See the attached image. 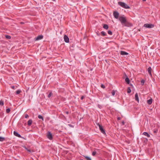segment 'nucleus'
Segmentation results:
<instances>
[{
  "mask_svg": "<svg viewBox=\"0 0 160 160\" xmlns=\"http://www.w3.org/2000/svg\"><path fill=\"white\" fill-rule=\"evenodd\" d=\"M64 112L67 114H68L69 113V112L68 111L65 112Z\"/></svg>",
  "mask_w": 160,
  "mask_h": 160,
  "instance_id": "58836bf2",
  "label": "nucleus"
},
{
  "mask_svg": "<svg viewBox=\"0 0 160 160\" xmlns=\"http://www.w3.org/2000/svg\"><path fill=\"white\" fill-rule=\"evenodd\" d=\"M113 16L114 18L116 19H118V18L119 14L118 12L117 11H114L113 12Z\"/></svg>",
  "mask_w": 160,
  "mask_h": 160,
  "instance_id": "0eeeda50",
  "label": "nucleus"
},
{
  "mask_svg": "<svg viewBox=\"0 0 160 160\" xmlns=\"http://www.w3.org/2000/svg\"><path fill=\"white\" fill-rule=\"evenodd\" d=\"M68 125L71 127H73V126L71 124H69Z\"/></svg>",
  "mask_w": 160,
  "mask_h": 160,
  "instance_id": "c9c22d12",
  "label": "nucleus"
},
{
  "mask_svg": "<svg viewBox=\"0 0 160 160\" xmlns=\"http://www.w3.org/2000/svg\"><path fill=\"white\" fill-rule=\"evenodd\" d=\"M142 134L144 135L147 136L148 138H149L150 137V135L149 134L146 132H143Z\"/></svg>",
  "mask_w": 160,
  "mask_h": 160,
  "instance_id": "2eb2a0df",
  "label": "nucleus"
},
{
  "mask_svg": "<svg viewBox=\"0 0 160 160\" xmlns=\"http://www.w3.org/2000/svg\"><path fill=\"white\" fill-rule=\"evenodd\" d=\"M117 119L118 120H120L121 119V118L120 117H118Z\"/></svg>",
  "mask_w": 160,
  "mask_h": 160,
  "instance_id": "ea45409f",
  "label": "nucleus"
},
{
  "mask_svg": "<svg viewBox=\"0 0 160 160\" xmlns=\"http://www.w3.org/2000/svg\"><path fill=\"white\" fill-rule=\"evenodd\" d=\"M96 153V151H94L92 152V155L93 156H95Z\"/></svg>",
  "mask_w": 160,
  "mask_h": 160,
  "instance_id": "7c9ffc66",
  "label": "nucleus"
},
{
  "mask_svg": "<svg viewBox=\"0 0 160 160\" xmlns=\"http://www.w3.org/2000/svg\"><path fill=\"white\" fill-rule=\"evenodd\" d=\"M5 140V138H2L0 137V141H3Z\"/></svg>",
  "mask_w": 160,
  "mask_h": 160,
  "instance_id": "a878e982",
  "label": "nucleus"
},
{
  "mask_svg": "<svg viewBox=\"0 0 160 160\" xmlns=\"http://www.w3.org/2000/svg\"><path fill=\"white\" fill-rule=\"evenodd\" d=\"M64 41L67 43H68L69 42V39L67 35H65L64 36Z\"/></svg>",
  "mask_w": 160,
  "mask_h": 160,
  "instance_id": "6e6552de",
  "label": "nucleus"
},
{
  "mask_svg": "<svg viewBox=\"0 0 160 160\" xmlns=\"http://www.w3.org/2000/svg\"><path fill=\"white\" fill-rule=\"evenodd\" d=\"M52 0L53 1H55V0Z\"/></svg>",
  "mask_w": 160,
  "mask_h": 160,
  "instance_id": "37998d69",
  "label": "nucleus"
},
{
  "mask_svg": "<svg viewBox=\"0 0 160 160\" xmlns=\"http://www.w3.org/2000/svg\"><path fill=\"white\" fill-rule=\"evenodd\" d=\"M101 33L103 36H106L107 35L106 33L104 31L101 32Z\"/></svg>",
  "mask_w": 160,
  "mask_h": 160,
  "instance_id": "a211bd4d",
  "label": "nucleus"
},
{
  "mask_svg": "<svg viewBox=\"0 0 160 160\" xmlns=\"http://www.w3.org/2000/svg\"><path fill=\"white\" fill-rule=\"evenodd\" d=\"M25 149L27 150V151L29 152H31V151L30 150V149H28V148H26V147H25Z\"/></svg>",
  "mask_w": 160,
  "mask_h": 160,
  "instance_id": "cd10ccee",
  "label": "nucleus"
},
{
  "mask_svg": "<svg viewBox=\"0 0 160 160\" xmlns=\"http://www.w3.org/2000/svg\"><path fill=\"white\" fill-rule=\"evenodd\" d=\"M81 160H83L82 159Z\"/></svg>",
  "mask_w": 160,
  "mask_h": 160,
  "instance_id": "c03bdc74",
  "label": "nucleus"
},
{
  "mask_svg": "<svg viewBox=\"0 0 160 160\" xmlns=\"http://www.w3.org/2000/svg\"><path fill=\"white\" fill-rule=\"evenodd\" d=\"M52 95V92H50V93H49V94L48 95V98H50V97H51V96Z\"/></svg>",
  "mask_w": 160,
  "mask_h": 160,
  "instance_id": "473e14b6",
  "label": "nucleus"
},
{
  "mask_svg": "<svg viewBox=\"0 0 160 160\" xmlns=\"http://www.w3.org/2000/svg\"><path fill=\"white\" fill-rule=\"evenodd\" d=\"M10 108H7V109H6V112L7 113H9L10 112Z\"/></svg>",
  "mask_w": 160,
  "mask_h": 160,
  "instance_id": "393cba45",
  "label": "nucleus"
},
{
  "mask_svg": "<svg viewBox=\"0 0 160 160\" xmlns=\"http://www.w3.org/2000/svg\"><path fill=\"white\" fill-rule=\"evenodd\" d=\"M47 137L49 139L51 140L52 139V133L50 132H48L47 135Z\"/></svg>",
  "mask_w": 160,
  "mask_h": 160,
  "instance_id": "20e7f679",
  "label": "nucleus"
},
{
  "mask_svg": "<svg viewBox=\"0 0 160 160\" xmlns=\"http://www.w3.org/2000/svg\"><path fill=\"white\" fill-rule=\"evenodd\" d=\"M119 20L120 21L122 24L124 26L128 27L132 26L131 23L127 20L126 17L124 16L119 17Z\"/></svg>",
  "mask_w": 160,
  "mask_h": 160,
  "instance_id": "f257e3e1",
  "label": "nucleus"
},
{
  "mask_svg": "<svg viewBox=\"0 0 160 160\" xmlns=\"http://www.w3.org/2000/svg\"><path fill=\"white\" fill-rule=\"evenodd\" d=\"M38 118L39 119H41L42 120H43V118L42 116L41 115H39L38 116Z\"/></svg>",
  "mask_w": 160,
  "mask_h": 160,
  "instance_id": "6ab92c4d",
  "label": "nucleus"
},
{
  "mask_svg": "<svg viewBox=\"0 0 160 160\" xmlns=\"http://www.w3.org/2000/svg\"><path fill=\"white\" fill-rule=\"evenodd\" d=\"M103 28L105 29H106V30H107L108 29V25L107 24H104L103 25Z\"/></svg>",
  "mask_w": 160,
  "mask_h": 160,
  "instance_id": "dca6fc26",
  "label": "nucleus"
},
{
  "mask_svg": "<svg viewBox=\"0 0 160 160\" xmlns=\"http://www.w3.org/2000/svg\"><path fill=\"white\" fill-rule=\"evenodd\" d=\"M5 37L6 38L8 39H10L11 38V37L9 35H6L5 36Z\"/></svg>",
  "mask_w": 160,
  "mask_h": 160,
  "instance_id": "b1692460",
  "label": "nucleus"
},
{
  "mask_svg": "<svg viewBox=\"0 0 160 160\" xmlns=\"http://www.w3.org/2000/svg\"><path fill=\"white\" fill-rule=\"evenodd\" d=\"M32 120L31 119H30L28 122H27L28 125L29 126H31V124H32Z\"/></svg>",
  "mask_w": 160,
  "mask_h": 160,
  "instance_id": "4468645a",
  "label": "nucleus"
},
{
  "mask_svg": "<svg viewBox=\"0 0 160 160\" xmlns=\"http://www.w3.org/2000/svg\"><path fill=\"white\" fill-rule=\"evenodd\" d=\"M131 92V90L129 87L128 88L127 90V92L128 93H130Z\"/></svg>",
  "mask_w": 160,
  "mask_h": 160,
  "instance_id": "412c9836",
  "label": "nucleus"
},
{
  "mask_svg": "<svg viewBox=\"0 0 160 160\" xmlns=\"http://www.w3.org/2000/svg\"><path fill=\"white\" fill-rule=\"evenodd\" d=\"M12 88H13V89H14V86H12Z\"/></svg>",
  "mask_w": 160,
  "mask_h": 160,
  "instance_id": "a19ab883",
  "label": "nucleus"
},
{
  "mask_svg": "<svg viewBox=\"0 0 160 160\" xmlns=\"http://www.w3.org/2000/svg\"><path fill=\"white\" fill-rule=\"evenodd\" d=\"M4 105V102L2 100H1L0 101V105L1 106H3Z\"/></svg>",
  "mask_w": 160,
  "mask_h": 160,
  "instance_id": "aec40b11",
  "label": "nucleus"
},
{
  "mask_svg": "<svg viewBox=\"0 0 160 160\" xmlns=\"http://www.w3.org/2000/svg\"><path fill=\"white\" fill-rule=\"evenodd\" d=\"M120 54L122 55H128V53L124 51H121Z\"/></svg>",
  "mask_w": 160,
  "mask_h": 160,
  "instance_id": "9d476101",
  "label": "nucleus"
},
{
  "mask_svg": "<svg viewBox=\"0 0 160 160\" xmlns=\"http://www.w3.org/2000/svg\"><path fill=\"white\" fill-rule=\"evenodd\" d=\"M84 157L87 160H91V158L88 156H84Z\"/></svg>",
  "mask_w": 160,
  "mask_h": 160,
  "instance_id": "5701e85b",
  "label": "nucleus"
},
{
  "mask_svg": "<svg viewBox=\"0 0 160 160\" xmlns=\"http://www.w3.org/2000/svg\"><path fill=\"white\" fill-rule=\"evenodd\" d=\"M135 98L136 101H137L138 102H139V100L138 97V93H137L135 94Z\"/></svg>",
  "mask_w": 160,
  "mask_h": 160,
  "instance_id": "9b49d317",
  "label": "nucleus"
},
{
  "mask_svg": "<svg viewBox=\"0 0 160 160\" xmlns=\"http://www.w3.org/2000/svg\"><path fill=\"white\" fill-rule=\"evenodd\" d=\"M29 117L28 115L27 114H26L25 115V117L26 118H27Z\"/></svg>",
  "mask_w": 160,
  "mask_h": 160,
  "instance_id": "f704fd0d",
  "label": "nucleus"
},
{
  "mask_svg": "<svg viewBox=\"0 0 160 160\" xmlns=\"http://www.w3.org/2000/svg\"><path fill=\"white\" fill-rule=\"evenodd\" d=\"M152 98H151L149 100H148L147 101V103L149 105H151L152 103Z\"/></svg>",
  "mask_w": 160,
  "mask_h": 160,
  "instance_id": "f8f14e48",
  "label": "nucleus"
},
{
  "mask_svg": "<svg viewBox=\"0 0 160 160\" xmlns=\"http://www.w3.org/2000/svg\"><path fill=\"white\" fill-rule=\"evenodd\" d=\"M151 70H152V68L150 67H149L148 68V73L151 76H152V73H151Z\"/></svg>",
  "mask_w": 160,
  "mask_h": 160,
  "instance_id": "ddd939ff",
  "label": "nucleus"
},
{
  "mask_svg": "<svg viewBox=\"0 0 160 160\" xmlns=\"http://www.w3.org/2000/svg\"><path fill=\"white\" fill-rule=\"evenodd\" d=\"M84 97L83 96H82L81 97V100H82V99H83L84 98Z\"/></svg>",
  "mask_w": 160,
  "mask_h": 160,
  "instance_id": "4c0bfd02",
  "label": "nucleus"
},
{
  "mask_svg": "<svg viewBox=\"0 0 160 160\" xmlns=\"http://www.w3.org/2000/svg\"><path fill=\"white\" fill-rule=\"evenodd\" d=\"M143 1H145L146 0H142Z\"/></svg>",
  "mask_w": 160,
  "mask_h": 160,
  "instance_id": "79ce46f5",
  "label": "nucleus"
},
{
  "mask_svg": "<svg viewBox=\"0 0 160 160\" xmlns=\"http://www.w3.org/2000/svg\"><path fill=\"white\" fill-rule=\"evenodd\" d=\"M125 82L127 83L128 84H129L130 82V80L127 77L126 78L125 80Z\"/></svg>",
  "mask_w": 160,
  "mask_h": 160,
  "instance_id": "f3484780",
  "label": "nucleus"
},
{
  "mask_svg": "<svg viewBox=\"0 0 160 160\" xmlns=\"http://www.w3.org/2000/svg\"><path fill=\"white\" fill-rule=\"evenodd\" d=\"M158 131V130L157 129H156V130H154V131H153V132L154 133H156Z\"/></svg>",
  "mask_w": 160,
  "mask_h": 160,
  "instance_id": "72a5a7b5",
  "label": "nucleus"
},
{
  "mask_svg": "<svg viewBox=\"0 0 160 160\" xmlns=\"http://www.w3.org/2000/svg\"><path fill=\"white\" fill-rule=\"evenodd\" d=\"M108 33L110 35H112V32L110 30H109L108 32Z\"/></svg>",
  "mask_w": 160,
  "mask_h": 160,
  "instance_id": "4be33fe9",
  "label": "nucleus"
},
{
  "mask_svg": "<svg viewBox=\"0 0 160 160\" xmlns=\"http://www.w3.org/2000/svg\"><path fill=\"white\" fill-rule=\"evenodd\" d=\"M112 95L113 96H114L115 94V92L114 90H113L112 92Z\"/></svg>",
  "mask_w": 160,
  "mask_h": 160,
  "instance_id": "c756f323",
  "label": "nucleus"
},
{
  "mask_svg": "<svg viewBox=\"0 0 160 160\" xmlns=\"http://www.w3.org/2000/svg\"><path fill=\"white\" fill-rule=\"evenodd\" d=\"M15 136L20 138H21L22 137L21 135L19 134L18 132L16 131H14L13 132Z\"/></svg>",
  "mask_w": 160,
  "mask_h": 160,
  "instance_id": "1a4fd4ad",
  "label": "nucleus"
},
{
  "mask_svg": "<svg viewBox=\"0 0 160 160\" xmlns=\"http://www.w3.org/2000/svg\"><path fill=\"white\" fill-rule=\"evenodd\" d=\"M97 125L98 126L99 129L100 130L101 132L104 134H106L105 131L104 129L103 128L102 126L99 123H98Z\"/></svg>",
  "mask_w": 160,
  "mask_h": 160,
  "instance_id": "7ed1b4c3",
  "label": "nucleus"
},
{
  "mask_svg": "<svg viewBox=\"0 0 160 160\" xmlns=\"http://www.w3.org/2000/svg\"><path fill=\"white\" fill-rule=\"evenodd\" d=\"M144 27L149 28H153L154 26L153 24H145L144 25Z\"/></svg>",
  "mask_w": 160,
  "mask_h": 160,
  "instance_id": "39448f33",
  "label": "nucleus"
},
{
  "mask_svg": "<svg viewBox=\"0 0 160 160\" xmlns=\"http://www.w3.org/2000/svg\"><path fill=\"white\" fill-rule=\"evenodd\" d=\"M43 36L42 35H40L38 36L37 37H36L34 38L35 41H38L40 40H41L43 38Z\"/></svg>",
  "mask_w": 160,
  "mask_h": 160,
  "instance_id": "423d86ee",
  "label": "nucleus"
},
{
  "mask_svg": "<svg viewBox=\"0 0 160 160\" xmlns=\"http://www.w3.org/2000/svg\"><path fill=\"white\" fill-rule=\"evenodd\" d=\"M122 125H124V121H122Z\"/></svg>",
  "mask_w": 160,
  "mask_h": 160,
  "instance_id": "e433bc0d",
  "label": "nucleus"
},
{
  "mask_svg": "<svg viewBox=\"0 0 160 160\" xmlns=\"http://www.w3.org/2000/svg\"><path fill=\"white\" fill-rule=\"evenodd\" d=\"M101 87L102 88H105V86L103 84H102L101 85Z\"/></svg>",
  "mask_w": 160,
  "mask_h": 160,
  "instance_id": "2f4dec72",
  "label": "nucleus"
},
{
  "mask_svg": "<svg viewBox=\"0 0 160 160\" xmlns=\"http://www.w3.org/2000/svg\"><path fill=\"white\" fill-rule=\"evenodd\" d=\"M118 4L120 6L124 8L129 9L130 8L129 6L123 2H118Z\"/></svg>",
  "mask_w": 160,
  "mask_h": 160,
  "instance_id": "f03ea898",
  "label": "nucleus"
},
{
  "mask_svg": "<svg viewBox=\"0 0 160 160\" xmlns=\"http://www.w3.org/2000/svg\"><path fill=\"white\" fill-rule=\"evenodd\" d=\"M21 92V91L20 90H17L16 92V94H19Z\"/></svg>",
  "mask_w": 160,
  "mask_h": 160,
  "instance_id": "bb28decb",
  "label": "nucleus"
},
{
  "mask_svg": "<svg viewBox=\"0 0 160 160\" xmlns=\"http://www.w3.org/2000/svg\"><path fill=\"white\" fill-rule=\"evenodd\" d=\"M145 81L144 80H142L141 81V83L142 85H143Z\"/></svg>",
  "mask_w": 160,
  "mask_h": 160,
  "instance_id": "c85d7f7f",
  "label": "nucleus"
}]
</instances>
